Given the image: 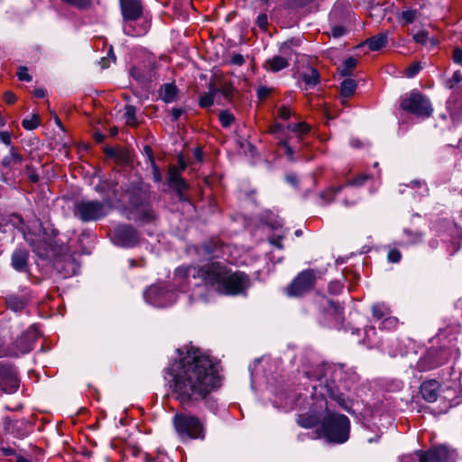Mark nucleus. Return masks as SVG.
<instances>
[{"mask_svg":"<svg viewBox=\"0 0 462 462\" xmlns=\"http://www.w3.org/2000/svg\"><path fill=\"white\" fill-rule=\"evenodd\" d=\"M177 354L164 379L172 397L182 406L190 407L220 387L218 367L208 354L193 346L179 348Z\"/></svg>","mask_w":462,"mask_h":462,"instance_id":"1","label":"nucleus"},{"mask_svg":"<svg viewBox=\"0 0 462 462\" xmlns=\"http://www.w3.org/2000/svg\"><path fill=\"white\" fill-rule=\"evenodd\" d=\"M174 284L180 291H186L193 280L194 291L189 296L192 301L207 300L204 291L207 286L226 295L243 294L249 287V278L241 272L232 273L218 263H209L201 267L180 266L175 270Z\"/></svg>","mask_w":462,"mask_h":462,"instance_id":"2","label":"nucleus"},{"mask_svg":"<svg viewBox=\"0 0 462 462\" xmlns=\"http://www.w3.org/2000/svg\"><path fill=\"white\" fill-rule=\"evenodd\" d=\"M307 377L311 381L312 404L310 414H301L297 421L303 428H312L320 420V412L328 407V398L335 400L343 409L348 410V403L345 398L338 394L340 388L347 385L342 383L344 370L341 366L332 365H319L311 371L306 372Z\"/></svg>","mask_w":462,"mask_h":462,"instance_id":"3","label":"nucleus"},{"mask_svg":"<svg viewBox=\"0 0 462 462\" xmlns=\"http://www.w3.org/2000/svg\"><path fill=\"white\" fill-rule=\"evenodd\" d=\"M461 330V325L453 323L444 329H439L437 339L439 341L446 340L440 346L439 351L430 349L426 355L420 358L417 363V368L420 371L434 369L446 363L452 353V348L457 339V335Z\"/></svg>","mask_w":462,"mask_h":462,"instance_id":"4","label":"nucleus"},{"mask_svg":"<svg viewBox=\"0 0 462 462\" xmlns=\"http://www.w3.org/2000/svg\"><path fill=\"white\" fill-rule=\"evenodd\" d=\"M321 420V431L324 438L331 443L342 444L349 439L350 420L344 415L326 411Z\"/></svg>","mask_w":462,"mask_h":462,"instance_id":"5","label":"nucleus"},{"mask_svg":"<svg viewBox=\"0 0 462 462\" xmlns=\"http://www.w3.org/2000/svg\"><path fill=\"white\" fill-rule=\"evenodd\" d=\"M120 7L125 21V33L133 37L144 35L149 29L148 23L143 22L141 24H138V26H135L136 20H138L143 14L140 0H120Z\"/></svg>","mask_w":462,"mask_h":462,"instance_id":"6","label":"nucleus"},{"mask_svg":"<svg viewBox=\"0 0 462 462\" xmlns=\"http://www.w3.org/2000/svg\"><path fill=\"white\" fill-rule=\"evenodd\" d=\"M173 425L179 438L182 441L205 439V425L200 419L194 415L177 413L173 417Z\"/></svg>","mask_w":462,"mask_h":462,"instance_id":"7","label":"nucleus"},{"mask_svg":"<svg viewBox=\"0 0 462 462\" xmlns=\"http://www.w3.org/2000/svg\"><path fill=\"white\" fill-rule=\"evenodd\" d=\"M111 208V199L105 202L98 200H80L75 205L74 215L83 222L97 221L105 217Z\"/></svg>","mask_w":462,"mask_h":462,"instance_id":"8","label":"nucleus"},{"mask_svg":"<svg viewBox=\"0 0 462 462\" xmlns=\"http://www.w3.org/2000/svg\"><path fill=\"white\" fill-rule=\"evenodd\" d=\"M457 454L455 450L448 448L444 445L431 448L427 452L419 450L413 454L401 457L400 462H455Z\"/></svg>","mask_w":462,"mask_h":462,"instance_id":"9","label":"nucleus"},{"mask_svg":"<svg viewBox=\"0 0 462 462\" xmlns=\"http://www.w3.org/2000/svg\"><path fill=\"white\" fill-rule=\"evenodd\" d=\"M127 218L143 223H149L154 219L152 209L144 200V196L142 192L130 197Z\"/></svg>","mask_w":462,"mask_h":462,"instance_id":"10","label":"nucleus"},{"mask_svg":"<svg viewBox=\"0 0 462 462\" xmlns=\"http://www.w3.org/2000/svg\"><path fill=\"white\" fill-rule=\"evenodd\" d=\"M401 107L417 116L429 117L432 113L431 105L427 97L412 91L401 102Z\"/></svg>","mask_w":462,"mask_h":462,"instance_id":"11","label":"nucleus"},{"mask_svg":"<svg viewBox=\"0 0 462 462\" xmlns=\"http://www.w3.org/2000/svg\"><path fill=\"white\" fill-rule=\"evenodd\" d=\"M143 297L148 304L157 308L168 307L176 301V294L172 291L166 290L158 284L148 288Z\"/></svg>","mask_w":462,"mask_h":462,"instance_id":"12","label":"nucleus"},{"mask_svg":"<svg viewBox=\"0 0 462 462\" xmlns=\"http://www.w3.org/2000/svg\"><path fill=\"white\" fill-rule=\"evenodd\" d=\"M112 241L115 245L123 247H133L139 241L137 231L131 226L121 225L115 228Z\"/></svg>","mask_w":462,"mask_h":462,"instance_id":"13","label":"nucleus"},{"mask_svg":"<svg viewBox=\"0 0 462 462\" xmlns=\"http://www.w3.org/2000/svg\"><path fill=\"white\" fill-rule=\"evenodd\" d=\"M315 275L313 271L306 270L301 272L287 289L289 296H301L309 291L314 284Z\"/></svg>","mask_w":462,"mask_h":462,"instance_id":"14","label":"nucleus"},{"mask_svg":"<svg viewBox=\"0 0 462 462\" xmlns=\"http://www.w3.org/2000/svg\"><path fill=\"white\" fill-rule=\"evenodd\" d=\"M37 337H38L37 329L33 327L28 328L15 341L16 350H14V352H10L7 355L18 356L20 355H24V354L29 353L32 349L33 344L36 341Z\"/></svg>","mask_w":462,"mask_h":462,"instance_id":"15","label":"nucleus"},{"mask_svg":"<svg viewBox=\"0 0 462 462\" xmlns=\"http://www.w3.org/2000/svg\"><path fill=\"white\" fill-rule=\"evenodd\" d=\"M19 387L16 370L12 366L0 365V388L5 393H13Z\"/></svg>","mask_w":462,"mask_h":462,"instance_id":"16","label":"nucleus"},{"mask_svg":"<svg viewBox=\"0 0 462 462\" xmlns=\"http://www.w3.org/2000/svg\"><path fill=\"white\" fill-rule=\"evenodd\" d=\"M53 265L63 278L76 275L79 270V263L69 254L56 257Z\"/></svg>","mask_w":462,"mask_h":462,"instance_id":"17","label":"nucleus"},{"mask_svg":"<svg viewBox=\"0 0 462 462\" xmlns=\"http://www.w3.org/2000/svg\"><path fill=\"white\" fill-rule=\"evenodd\" d=\"M131 76L138 82L143 84L151 81L154 77V66L150 62L142 61L131 69Z\"/></svg>","mask_w":462,"mask_h":462,"instance_id":"18","label":"nucleus"},{"mask_svg":"<svg viewBox=\"0 0 462 462\" xmlns=\"http://www.w3.org/2000/svg\"><path fill=\"white\" fill-rule=\"evenodd\" d=\"M24 239L31 245L32 251L41 258L51 257L53 248L51 243L45 240H34L30 234H23Z\"/></svg>","mask_w":462,"mask_h":462,"instance_id":"19","label":"nucleus"},{"mask_svg":"<svg viewBox=\"0 0 462 462\" xmlns=\"http://www.w3.org/2000/svg\"><path fill=\"white\" fill-rule=\"evenodd\" d=\"M271 132L276 135V138L279 140L278 145L283 150L284 154L287 156L288 160L294 162V151L290 146L288 140L283 138V126L280 124H275L271 127Z\"/></svg>","mask_w":462,"mask_h":462,"instance_id":"20","label":"nucleus"},{"mask_svg":"<svg viewBox=\"0 0 462 462\" xmlns=\"http://www.w3.org/2000/svg\"><path fill=\"white\" fill-rule=\"evenodd\" d=\"M440 384L436 380H429L420 385V393L423 399L429 402L437 401L439 396Z\"/></svg>","mask_w":462,"mask_h":462,"instance_id":"21","label":"nucleus"},{"mask_svg":"<svg viewBox=\"0 0 462 462\" xmlns=\"http://www.w3.org/2000/svg\"><path fill=\"white\" fill-rule=\"evenodd\" d=\"M28 262V252L23 249H17L12 254V266L17 272H26Z\"/></svg>","mask_w":462,"mask_h":462,"instance_id":"22","label":"nucleus"},{"mask_svg":"<svg viewBox=\"0 0 462 462\" xmlns=\"http://www.w3.org/2000/svg\"><path fill=\"white\" fill-rule=\"evenodd\" d=\"M180 170L177 166H171L168 172V182L169 185L177 189H187V184L180 176Z\"/></svg>","mask_w":462,"mask_h":462,"instance_id":"23","label":"nucleus"},{"mask_svg":"<svg viewBox=\"0 0 462 462\" xmlns=\"http://www.w3.org/2000/svg\"><path fill=\"white\" fill-rule=\"evenodd\" d=\"M442 395L440 398L448 404L445 409L441 411V412H446L449 407L457 405L459 401L457 399V391L453 388L447 387L446 389L441 390Z\"/></svg>","mask_w":462,"mask_h":462,"instance_id":"24","label":"nucleus"},{"mask_svg":"<svg viewBox=\"0 0 462 462\" xmlns=\"http://www.w3.org/2000/svg\"><path fill=\"white\" fill-rule=\"evenodd\" d=\"M177 95V88L173 84H164L160 89V97L166 103L174 101Z\"/></svg>","mask_w":462,"mask_h":462,"instance_id":"25","label":"nucleus"},{"mask_svg":"<svg viewBox=\"0 0 462 462\" xmlns=\"http://www.w3.org/2000/svg\"><path fill=\"white\" fill-rule=\"evenodd\" d=\"M373 318L380 322L391 314L389 307L383 303H377L372 307Z\"/></svg>","mask_w":462,"mask_h":462,"instance_id":"26","label":"nucleus"},{"mask_svg":"<svg viewBox=\"0 0 462 462\" xmlns=\"http://www.w3.org/2000/svg\"><path fill=\"white\" fill-rule=\"evenodd\" d=\"M22 161V155L12 146L9 154L3 158L2 163L5 167H12L16 164H21Z\"/></svg>","mask_w":462,"mask_h":462,"instance_id":"27","label":"nucleus"},{"mask_svg":"<svg viewBox=\"0 0 462 462\" xmlns=\"http://www.w3.org/2000/svg\"><path fill=\"white\" fill-rule=\"evenodd\" d=\"M356 82L352 79H346L340 85V94L344 98L351 97L356 89Z\"/></svg>","mask_w":462,"mask_h":462,"instance_id":"28","label":"nucleus"},{"mask_svg":"<svg viewBox=\"0 0 462 462\" xmlns=\"http://www.w3.org/2000/svg\"><path fill=\"white\" fill-rule=\"evenodd\" d=\"M217 94V88L214 87H210L209 91L207 93H203L199 96V106L203 108H208L211 106L214 103V97Z\"/></svg>","mask_w":462,"mask_h":462,"instance_id":"29","label":"nucleus"},{"mask_svg":"<svg viewBox=\"0 0 462 462\" xmlns=\"http://www.w3.org/2000/svg\"><path fill=\"white\" fill-rule=\"evenodd\" d=\"M387 42V36L385 34H379L367 40L366 44L372 51H378L385 46Z\"/></svg>","mask_w":462,"mask_h":462,"instance_id":"30","label":"nucleus"},{"mask_svg":"<svg viewBox=\"0 0 462 462\" xmlns=\"http://www.w3.org/2000/svg\"><path fill=\"white\" fill-rule=\"evenodd\" d=\"M419 16V11L416 9L403 10L399 14L398 18L402 20V24L406 25L412 23Z\"/></svg>","mask_w":462,"mask_h":462,"instance_id":"31","label":"nucleus"},{"mask_svg":"<svg viewBox=\"0 0 462 462\" xmlns=\"http://www.w3.org/2000/svg\"><path fill=\"white\" fill-rule=\"evenodd\" d=\"M288 66L287 60H266L263 67L267 70L277 72Z\"/></svg>","mask_w":462,"mask_h":462,"instance_id":"32","label":"nucleus"},{"mask_svg":"<svg viewBox=\"0 0 462 462\" xmlns=\"http://www.w3.org/2000/svg\"><path fill=\"white\" fill-rule=\"evenodd\" d=\"M328 308L327 312L333 315L337 323H341L343 320V309L333 301L328 300Z\"/></svg>","mask_w":462,"mask_h":462,"instance_id":"33","label":"nucleus"},{"mask_svg":"<svg viewBox=\"0 0 462 462\" xmlns=\"http://www.w3.org/2000/svg\"><path fill=\"white\" fill-rule=\"evenodd\" d=\"M302 79L308 86L314 87L319 81V74L316 69L311 68L310 71L303 74Z\"/></svg>","mask_w":462,"mask_h":462,"instance_id":"34","label":"nucleus"},{"mask_svg":"<svg viewBox=\"0 0 462 462\" xmlns=\"http://www.w3.org/2000/svg\"><path fill=\"white\" fill-rule=\"evenodd\" d=\"M287 130L295 133L300 137L301 135L310 132V127L308 124L304 122L297 123V124H290L287 125Z\"/></svg>","mask_w":462,"mask_h":462,"instance_id":"35","label":"nucleus"},{"mask_svg":"<svg viewBox=\"0 0 462 462\" xmlns=\"http://www.w3.org/2000/svg\"><path fill=\"white\" fill-rule=\"evenodd\" d=\"M40 125V118L39 116L36 114L32 115L30 117H25L22 121V125L26 130H34L36 129Z\"/></svg>","mask_w":462,"mask_h":462,"instance_id":"36","label":"nucleus"},{"mask_svg":"<svg viewBox=\"0 0 462 462\" xmlns=\"http://www.w3.org/2000/svg\"><path fill=\"white\" fill-rule=\"evenodd\" d=\"M365 335V341L369 346V347L379 346V342L376 340V330L374 328L371 327L366 328Z\"/></svg>","mask_w":462,"mask_h":462,"instance_id":"37","label":"nucleus"},{"mask_svg":"<svg viewBox=\"0 0 462 462\" xmlns=\"http://www.w3.org/2000/svg\"><path fill=\"white\" fill-rule=\"evenodd\" d=\"M380 328L392 330L397 328L398 326V319L395 317H393L389 315L388 317L384 318L383 320H381L378 324Z\"/></svg>","mask_w":462,"mask_h":462,"instance_id":"38","label":"nucleus"},{"mask_svg":"<svg viewBox=\"0 0 462 462\" xmlns=\"http://www.w3.org/2000/svg\"><path fill=\"white\" fill-rule=\"evenodd\" d=\"M135 107L133 106H126L125 111V117L126 120V124L129 125H136L137 119L135 117Z\"/></svg>","mask_w":462,"mask_h":462,"instance_id":"39","label":"nucleus"},{"mask_svg":"<svg viewBox=\"0 0 462 462\" xmlns=\"http://www.w3.org/2000/svg\"><path fill=\"white\" fill-rule=\"evenodd\" d=\"M404 235L407 236V240L402 242L400 244L401 245H407L417 243L421 238L420 234H419V233H411V231L406 230V229L404 230Z\"/></svg>","mask_w":462,"mask_h":462,"instance_id":"40","label":"nucleus"},{"mask_svg":"<svg viewBox=\"0 0 462 462\" xmlns=\"http://www.w3.org/2000/svg\"><path fill=\"white\" fill-rule=\"evenodd\" d=\"M356 60H346L340 68L341 76H348L351 74L352 69L356 67Z\"/></svg>","mask_w":462,"mask_h":462,"instance_id":"41","label":"nucleus"},{"mask_svg":"<svg viewBox=\"0 0 462 462\" xmlns=\"http://www.w3.org/2000/svg\"><path fill=\"white\" fill-rule=\"evenodd\" d=\"M356 60H346L340 68L341 76H348L351 74L352 69L356 67Z\"/></svg>","mask_w":462,"mask_h":462,"instance_id":"42","label":"nucleus"},{"mask_svg":"<svg viewBox=\"0 0 462 462\" xmlns=\"http://www.w3.org/2000/svg\"><path fill=\"white\" fill-rule=\"evenodd\" d=\"M449 226L450 231L455 236L452 245L454 247V252H456L460 248L461 234L460 230L455 225L450 224Z\"/></svg>","mask_w":462,"mask_h":462,"instance_id":"43","label":"nucleus"},{"mask_svg":"<svg viewBox=\"0 0 462 462\" xmlns=\"http://www.w3.org/2000/svg\"><path fill=\"white\" fill-rule=\"evenodd\" d=\"M420 69L421 66L420 62H413L407 69H405L404 76L408 79L413 78L419 73Z\"/></svg>","mask_w":462,"mask_h":462,"instance_id":"44","label":"nucleus"},{"mask_svg":"<svg viewBox=\"0 0 462 462\" xmlns=\"http://www.w3.org/2000/svg\"><path fill=\"white\" fill-rule=\"evenodd\" d=\"M369 175L365 174V173H362L360 175H358L357 177L352 179V180H349L346 185V187H349V186H356V187H359V186H362L368 179H369Z\"/></svg>","mask_w":462,"mask_h":462,"instance_id":"45","label":"nucleus"},{"mask_svg":"<svg viewBox=\"0 0 462 462\" xmlns=\"http://www.w3.org/2000/svg\"><path fill=\"white\" fill-rule=\"evenodd\" d=\"M413 39L414 41L417 42V43H420V44H427L428 42H430V43L433 45L435 44L433 42V40H430L429 39V36H428V32L426 31H420L418 32H416L414 35H413Z\"/></svg>","mask_w":462,"mask_h":462,"instance_id":"46","label":"nucleus"},{"mask_svg":"<svg viewBox=\"0 0 462 462\" xmlns=\"http://www.w3.org/2000/svg\"><path fill=\"white\" fill-rule=\"evenodd\" d=\"M219 120L223 126L227 127L234 121V116L232 114L223 111L219 114Z\"/></svg>","mask_w":462,"mask_h":462,"instance_id":"47","label":"nucleus"},{"mask_svg":"<svg viewBox=\"0 0 462 462\" xmlns=\"http://www.w3.org/2000/svg\"><path fill=\"white\" fill-rule=\"evenodd\" d=\"M411 189H418V193L420 196H425L428 193V188L424 182L421 181H411Z\"/></svg>","mask_w":462,"mask_h":462,"instance_id":"48","label":"nucleus"},{"mask_svg":"<svg viewBox=\"0 0 462 462\" xmlns=\"http://www.w3.org/2000/svg\"><path fill=\"white\" fill-rule=\"evenodd\" d=\"M233 91H234V88H233L232 85L227 84V83L224 84L219 90L217 89V92H221L222 96L226 99H230L232 97Z\"/></svg>","mask_w":462,"mask_h":462,"instance_id":"49","label":"nucleus"},{"mask_svg":"<svg viewBox=\"0 0 462 462\" xmlns=\"http://www.w3.org/2000/svg\"><path fill=\"white\" fill-rule=\"evenodd\" d=\"M8 305L16 311L23 308L24 302L15 297H11L8 299Z\"/></svg>","mask_w":462,"mask_h":462,"instance_id":"50","label":"nucleus"},{"mask_svg":"<svg viewBox=\"0 0 462 462\" xmlns=\"http://www.w3.org/2000/svg\"><path fill=\"white\" fill-rule=\"evenodd\" d=\"M462 80V75L458 71H455L452 78L446 81V85L449 88H453L457 83Z\"/></svg>","mask_w":462,"mask_h":462,"instance_id":"51","label":"nucleus"},{"mask_svg":"<svg viewBox=\"0 0 462 462\" xmlns=\"http://www.w3.org/2000/svg\"><path fill=\"white\" fill-rule=\"evenodd\" d=\"M17 77L22 81H31L32 77L28 73V69L26 67H20L17 71Z\"/></svg>","mask_w":462,"mask_h":462,"instance_id":"52","label":"nucleus"},{"mask_svg":"<svg viewBox=\"0 0 462 462\" xmlns=\"http://www.w3.org/2000/svg\"><path fill=\"white\" fill-rule=\"evenodd\" d=\"M278 116L282 119V120H287L291 117V111L289 107L285 106H282L278 108Z\"/></svg>","mask_w":462,"mask_h":462,"instance_id":"53","label":"nucleus"},{"mask_svg":"<svg viewBox=\"0 0 462 462\" xmlns=\"http://www.w3.org/2000/svg\"><path fill=\"white\" fill-rule=\"evenodd\" d=\"M293 45V42H284L282 45V48H281V51H282V53L283 55H288V56H291V55H299V53L297 51H291V46Z\"/></svg>","mask_w":462,"mask_h":462,"instance_id":"54","label":"nucleus"},{"mask_svg":"<svg viewBox=\"0 0 462 462\" xmlns=\"http://www.w3.org/2000/svg\"><path fill=\"white\" fill-rule=\"evenodd\" d=\"M401 253L396 249H392L388 253V260L391 263H398L401 260Z\"/></svg>","mask_w":462,"mask_h":462,"instance_id":"55","label":"nucleus"},{"mask_svg":"<svg viewBox=\"0 0 462 462\" xmlns=\"http://www.w3.org/2000/svg\"><path fill=\"white\" fill-rule=\"evenodd\" d=\"M284 237V233L280 234L276 236H273L269 239L270 243L273 245L274 246L278 247L279 249H282L283 245L282 244V239Z\"/></svg>","mask_w":462,"mask_h":462,"instance_id":"56","label":"nucleus"},{"mask_svg":"<svg viewBox=\"0 0 462 462\" xmlns=\"http://www.w3.org/2000/svg\"><path fill=\"white\" fill-rule=\"evenodd\" d=\"M256 24L261 29H265L268 25V18L265 14H262L257 17Z\"/></svg>","mask_w":462,"mask_h":462,"instance_id":"57","label":"nucleus"},{"mask_svg":"<svg viewBox=\"0 0 462 462\" xmlns=\"http://www.w3.org/2000/svg\"><path fill=\"white\" fill-rule=\"evenodd\" d=\"M271 89L267 87H259L257 89V96L260 99H264L270 94Z\"/></svg>","mask_w":462,"mask_h":462,"instance_id":"58","label":"nucleus"},{"mask_svg":"<svg viewBox=\"0 0 462 462\" xmlns=\"http://www.w3.org/2000/svg\"><path fill=\"white\" fill-rule=\"evenodd\" d=\"M0 141L5 145L11 144V135L8 132H1L0 133Z\"/></svg>","mask_w":462,"mask_h":462,"instance_id":"59","label":"nucleus"},{"mask_svg":"<svg viewBox=\"0 0 462 462\" xmlns=\"http://www.w3.org/2000/svg\"><path fill=\"white\" fill-rule=\"evenodd\" d=\"M4 99L5 101L7 103V104H13L15 102L16 100V97L15 95L11 92V91H6L5 94H4Z\"/></svg>","mask_w":462,"mask_h":462,"instance_id":"60","label":"nucleus"},{"mask_svg":"<svg viewBox=\"0 0 462 462\" xmlns=\"http://www.w3.org/2000/svg\"><path fill=\"white\" fill-rule=\"evenodd\" d=\"M344 33H345V29L340 26L334 27L331 30V34L334 38H338V37L342 36Z\"/></svg>","mask_w":462,"mask_h":462,"instance_id":"61","label":"nucleus"},{"mask_svg":"<svg viewBox=\"0 0 462 462\" xmlns=\"http://www.w3.org/2000/svg\"><path fill=\"white\" fill-rule=\"evenodd\" d=\"M182 113L183 110L181 108H172L171 112L173 120H178Z\"/></svg>","mask_w":462,"mask_h":462,"instance_id":"62","label":"nucleus"},{"mask_svg":"<svg viewBox=\"0 0 462 462\" xmlns=\"http://www.w3.org/2000/svg\"><path fill=\"white\" fill-rule=\"evenodd\" d=\"M109 187V183L106 181H103L96 186L95 189L97 192H104Z\"/></svg>","mask_w":462,"mask_h":462,"instance_id":"63","label":"nucleus"},{"mask_svg":"<svg viewBox=\"0 0 462 462\" xmlns=\"http://www.w3.org/2000/svg\"><path fill=\"white\" fill-rule=\"evenodd\" d=\"M286 180L290 184H291L294 187L297 186L298 184L297 177L293 174L287 175Z\"/></svg>","mask_w":462,"mask_h":462,"instance_id":"64","label":"nucleus"}]
</instances>
